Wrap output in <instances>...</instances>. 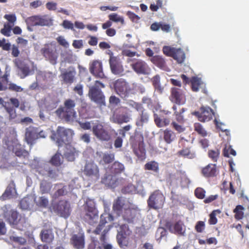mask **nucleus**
Returning <instances> with one entry per match:
<instances>
[{"label": "nucleus", "instance_id": "obj_1", "mask_svg": "<svg viewBox=\"0 0 249 249\" xmlns=\"http://www.w3.org/2000/svg\"><path fill=\"white\" fill-rule=\"evenodd\" d=\"M73 135V131L71 129L58 126L56 132H53L51 137V139L55 142L58 147L66 145L64 155L69 161H74L78 156L79 152L74 147L69 144Z\"/></svg>", "mask_w": 249, "mask_h": 249}, {"label": "nucleus", "instance_id": "obj_2", "mask_svg": "<svg viewBox=\"0 0 249 249\" xmlns=\"http://www.w3.org/2000/svg\"><path fill=\"white\" fill-rule=\"evenodd\" d=\"M129 142L134 154L139 160H144L146 157V150L143 134L135 129L134 133L130 137Z\"/></svg>", "mask_w": 249, "mask_h": 249}, {"label": "nucleus", "instance_id": "obj_3", "mask_svg": "<svg viewBox=\"0 0 249 249\" xmlns=\"http://www.w3.org/2000/svg\"><path fill=\"white\" fill-rule=\"evenodd\" d=\"M76 103L71 99H66L63 106H60L55 111L56 116L66 122H73L76 119L77 115L75 110Z\"/></svg>", "mask_w": 249, "mask_h": 249}, {"label": "nucleus", "instance_id": "obj_4", "mask_svg": "<svg viewBox=\"0 0 249 249\" xmlns=\"http://www.w3.org/2000/svg\"><path fill=\"white\" fill-rule=\"evenodd\" d=\"M131 106L139 112V116L136 120V125L137 126H142L147 124L150 119V114L139 103L133 101Z\"/></svg>", "mask_w": 249, "mask_h": 249}, {"label": "nucleus", "instance_id": "obj_5", "mask_svg": "<svg viewBox=\"0 0 249 249\" xmlns=\"http://www.w3.org/2000/svg\"><path fill=\"white\" fill-rule=\"evenodd\" d=\"M105 85L99 81H96L94 86L89 90V94L91 100L100 105H105V96L99 88H104Z\"/></svg>", "mask_w": 249, "mask_h": 249}, {"label": "nucleus", "instance_id": "obj_6", "mask_svg": "<svg viewBox=\"0 0 249 249\" xmlns=\"http://www.w3.org/2000/svg\"><path fill=\"white\" fill-rule=\"evenodd\" d=\"M113 87L115 92L122 98L128 97L132 90L129 83L123 78L115 81Z\"/></svg>", "mask_w": 249, "mask_h": 249}, {"label": "nucleus", "instance_id": "obj_7", "mask_svg": "<svg viewBox=\"0 0 249 249\" xmlns=\"http://www.w3.org/2000/svg\"><path fill=\"white\" fill-rule=\"evenodd\" d=\"M25 21L27 25V28L30 31H32L30 27L49 26L51 23V20L47 18L46 16L40 15L28 17Z\"/></svg>", "mask_w": 249, "mask_h": 249}, {"label": "nucleus", "instance_id": "obj_8", "mask_svg": "<svg viewBox=\"0 0 249 249\" xmlns=\"http://www.w3.org/2000/svg\"><path fill=\"white\" fill-rule=\"evenodd\" d=\"M93 134L96 138L102 142H108L111 139V135L102 123L95 124L92 127Z\"/></svg>", "mask_w": 249, "mask_h": 249}, {"label": "nucleus", "instance_id": "obj_9", "mask_svg": "<svg viewBox=\"0 0 249 249\" xmlns=\"http://www.w3.org/2000/svg\"><path fill=\"white\" fill-rule=\"evenodd\" d=\"M83 173L85 176L95 180H98L100 178L99 168L92 160L86 162Z\"/></svg>", "mask_w": 249, "mask_h": 249}, {"label": "nucleus", "instance_id": "obj_10", "mask_svg": "<svg viewBox=\"0 0 249 249\" xmlns=\"http://www.w3.org/2000/svg\"><path fill=\"white\" fill-rule=\"evenodd\" d=\"M132 63L130 66L132 70L138 74L148 75L151 69L148 64L142 59H130Z\"/></svg>", "mask_w": 249, "mask_h": 249}, {"label": "nucleus", "instance_id": "obj_11", "mask_svg": "<svg viewBox=\"0 0 249 249\" xmlns=\"http://www.w3.org/2000/svg\"><path fill=\"white\" fill-rule=\"evenodd\" d=\"M109 63L110 70L113 74L120 76L124 74V70L122 61L117 56H113L112 52L110 54Z\"/></svg>", "mask_w": 249, "mask_h": 249}, {"label": "nucleus", "instance_id": "obj_12", "mask_svg": "<svg viewBox=\"0 0 249 249\" xmlns=\"http://www.w3.org/2000/svg\"><path fill=\"white\" fill-rule=\"evenodd\" d=\"M194 114L197 117L199 121L205 122L213 118L214 112L210 107L203 106L200 108L199 111L195 112Z\"/></svg>", "mask_w": 249, "mask_h": 249}, {"label": "nucleus", "instance_id": "obj_13", "mask_svg": "<svg viewBox=\"0 0 249 249\" xmlns=\"http://www.w3.org/2000/svg\"><path fill=\"white\" fill-rule=\"evenodd\" d=\"M170 100L178 105H183L186 102V96L184 91L178 88H172L171 89Z\"/></svg>", "mask_w": 249, "mask_h": 249}, {"label": "nucleus", "instance_id": "obj_14", "mask_svg": "<svg viewBox=\"0 0 249 249\" xmlns=\"http://www.w3.org/2000/svg\"><path fill=\"white\" fill-rule=\"evenodd\" d=\"M3 211L4 217L10 224H17L19 220V216L17 211L10 209L8 205H5L3 208Z\"/></svg>", "mask_w": 249, "mask_h": 249}, {"label": "nucleus", "instance_id": "obj_15", "mask_svg": "<svg viewBox=\"0 0 249 249\" xmlns=\"http://www.w3.org/2000/svg\"><path fill=\"white\" fill-rule=\"evenodd\" d=\"M41 53L46 59L49 60L52 64H56L58 55L56 52L50 48L48 45H45L44 47L41 49Z\"/></svg>", "mask_w": 249, "mask_h": 249}, {"label": "nucleus", "instance_id": "obj_16", "mask_svg": "<svg viewBox=\"0 0 249 249\" xmlns=\"http://www.w3.org/2000/svg\"><path fill=\"white\" fill-rule=\"evenodd\" d=\"M90 73L96 78H104L105 77L103 70V65L101 61L94 60L89 67Z\"/></svg>", "mask_w": 249, "mask_h": 249}, {"label": "nucleus", "instance_id": "obj_17", "mask_svg": "<svg viewBox=\"0 0 249 249\" xmlns=\"http://www.w3.org/2000/svg\"><path fill=\"white\" fill-rule=\"evenodd\" d=\"M37 139V128L32 126L26 128L25 133V140L27 143L32 146Z\"/></svg>", "mask_w": 249, "mask_h": 249}, {"label": "nucleus", "instance_id": "obj_18", "mask_svg": "<svg viewBox=\"0 0 249 249\" xmlns=\"http://www.w3.org/2000/svg\"><path fill=\"white\" fill-rule=\"evenodd\" d=\"M123 194H138L143 196L145 192L143 187L141 184H138L136 186L130 183L124 186L122 189Z\"/></svg>", "mask_w": 249, "mask_h": 249}, {"label": "nucleus", "instance_id": "obj_19", "mask_svg": "<svg viewBox=\"0 0 249 249\" xmlns=\"http://www.w3.org/2000/svg\"><path fill=\"white\" fill-rule=\"evenodd\" d=\"M16 194L17 192L15 183L13 180H11L6 188L2 196H0V200L1 201H5L13 198L16 196Z\"/></svg>", "mask_w": 249, "mask_h": 249}, {"label": "nucleus", "instance_id": "obj_20", "mask_svg": "<svg viewBox=\"0 0 249 249\" xmlns=\"http://www.w3.org/2000/svg\"><path fill=\"white\" fill-rule=\"evenodd\" d=\"M110 120L112 122L118 124L127 123L130 120V116L127 112H121L114 113Z\"/></svg>", "mask_w": 249, "mask_h": 249}, {"label": "nucleus", "instance_id": "obj_21", "mask_svg": "<svg viewBox=\"0 0 249 249\" xmlns=\"http://www.w3.org/2000/svg\"><path fill=\"white\" fill-rule=\"evenodd\" d=\"M76 71L74 68H69L67 71L62 72L60 77L62 78L63 83L68 85H71L75 78Z\"/></svg>", "mask_w": 249, "mask_h": 249}, {"label": "nucleus", "instance_id": "obj_22", "mask_svg": "<svg viewBox=\"0 0 249 249\" xmlns=\"http://www.w3.org/2000/svg\"><path fill=\"white\" fill-rule=\"evenodd\" d=\"M102 218V217H101L102 220L100 221V224L96 227L95 230H94L93 233L96 234H99L101 233V235L100 240L104 241L106 240V234L108 232L110 228L112 227V226L109 225L103 229L105 224L107 222V221H106L105 222H103Z\"/></svg>", "mask_w": 249, "mask_h": 249}, {"label": "nucleus", "instance_id": "obj_23", "mask_svg": "<svg viewBox=\"0 0 249 249\" xmlns=\"http://www.w3.org/2000/svg\"><path fill=\"white\" fill-rule=\"evenodd\" d=\"M73 246L77 249H82L84 248V235L83 232H79L77 234H74L71 238Z\"/></svg>", "mask_w": 249, "mask_h": 249}, {"label": "nucleus", "instance_id": "obj_24", "mask_svg": "<svg viewBox=\"0 0 249 249\" xmlns=\"http://www.w3.org/2000/svg\"><path fill=\"white\" fill-rule=\"evenodd\" d=\"M217 173L215 164H209L201 170L202 174L206 178L216 176Z\"/></svg>", "mask_w": 249, "mask_h": 249}, {"label": "nucleus", "instance_id": "obj_25", "mask_svg": "<svg viewBox=\"0 0 249 249\" xmlns=\"http://www.w3.org/2000/svg\"><path fill=\"white\" fill-rule=\"evenodd\" d=\"M160 137L167 144H170L176 139L175 133L168 128H166L162 131Z\"/></svg>", "mask_w": 249, "mask_h": 249}, {"label": "nucleus", "instance_id": "obj_26", "mask_svg": "<svg viewBox=\"0 0 249 249\" xmlns=\"http://www.w3.org/2000/svg\"><path fill=\"white\" fill-rule=\"evenodd\" d=\"M164 200L163 194L159 190H156L150 196L147 202H162Z\"/></svg>", "mask_w": 249, "mask_h": 249}, {"label": "nucleus", "instance_id": "obj_27", "mask_svg": "<svg viewBox=\"0 0 249 249\" xmlns=\"http://www.w3.org/2000/svg\"><path fill=\"white\" fill-rule=\"evenodd\" d=\"M58 213L61 216L67 217L70 214V206L68 203H61L56 207Z\"/></svg>", "mask_w": 249, "mask_h": 249}, {"label": "nucleus", "instance_id": "obj_28", "mask_svg": "<svg viewBox=\"0 0 249 249\" xmlns=\"http://www.w3.org/2000/svg\"><path fill=\"white\" fill-rule=\"evenodd\" d=\"M12 151L18 157H23L25 158L29 155L28 152L24 149L22 145L19 143H15L13 145Z\"/></svg>", "mask_w": 249, "mask_h": 249}, {"label": "nucleus", "instance_id": "obj_29", "mask_svg": "<svg viewBox=\"0 0 249 249\" xmlns=\"http://www.w3.org/2000/svg\"><path fill=\"white\" fill-rule=\"evenodd\" d=\"M40 236L42 241L44 242L50 243L53 239V234L51 229L43 230Z\"/></svg>", "mask_w": 249, "mask_h": 249}, {"label": "nucleus", "instance_id": "obj_30", "mask_svg": "<svg viewBox=\"0 0 249 249\" xmlns=\"http://www.w3.org/2000/svg\"><path fill=\"white\" fill-rule=\"evenodd\" d=\"M117 239L118 244L121 247H126L129 243V238L127 234L121 231L118 232L117 235Z\"/></svg>", "mask_w": 249, "mask_h": 249}, {"label": "nucleus", "instance_id": "obj_31", "mask_svg": "<svg viewBox=\"0 0 249 249\" xmlns=\"http://www.w3.org/2000/svg\"><path fill=\"white\" fill-rule=\"evenodd\" d=\"M191 89L194 92H197L201 86L203 85L201 78L196 76H193L190 79Z\"/></svg>", "mask_w": 249, "mask_h": 249}, {"label": "nucleus", "instance_id": "obj_32", "mask_svg": "<svg viewBox=\"0 0 249 249\" xmlns=\"http://www.w3.org/2000/svg\"><path fill=\"white\" fill-rule=\"evenodd\" d=\"M150 60L155 65L160 69H164L166 67L165 61L161 56L158 55L153 56Z\"/></svg>", "mask_w": 249, "mask_h": 249}, {"label": "nucleus", "instance_id": "obj_33", "mask_svg": "<svg viewBox=\"0 0 249 249\" xmlns=\"http://www.w3.org/2000/svg\"><path fill=\"white\" fill-rule=\"evenodd\" d=\"M154 122L158 127L167 126L169 124L170 121L168 118L160 119L157 114H154Z\"/></svg>", "mask_w": 249, "mask_h": 249}, {"label": "nucleus", "instance_id": "obj_34", "mask_svg": "<svg viewBox=\"0 0 249 249\" xmlns=\"http://www.w3.org/2000/svg\"><path fill=\"white\" fill-rule=\"evenodd\" d=\"M173 58L176 60L178 63L181 64L183 63L185 60V54L181 49L176 48Z\"/></svg>", "mask_w": 249, "mask_h": 249}, {"label": "nucleus", "instance_id": "obj_35", "mask_svg": "<svg viewBox=\"0 0 249 249\" xmlns=\"http://www.w3.org/2000/svg\"><path fill=\"white\" fill-rule=\"evenodd\" d=\"M115 155L114 153H105L103 154L102 160L99 163L102 164H108L114 161Z\"/></svg>", "mask_w": 249, "mask_h": 249}, {"label": "nucleus", "instance_id": "obj_36", "mask_svg": "<svg viewBox=\"0 0 249 249\" xmlns=\"http://www.w3.org/2000/svg\"><path fill=\"white\" fill-rule=\"evenodd\" d=\"M167 228L172 232H177L179 234H182L183 233V225L180 222L176 223L173 227H172L169 223H167Z\"/></svg>", "mask_w": 249, "mask_h": 249}, {"label": "nucleus", "instance_id": "obj_37", "mask_svg": "<svg viewBox=\"0 0 249 249\" xmlns=\"http://www.w3.org/2000/svg\"><path fill=\"white\" fill-rule=\"evenodd\" d=\"M110 170L113 174H120L124 171V166L122 163L116 161L112 164Z\"/></svg>", "mask_w": 249, "mask_h": 249}, {"label": "nucleus", "instance_id": "obj_38", "mask_svg": "<svg viewBox=\"0 0 249 249\" xmlns=\"http://www.w3.org/2000/svg\"><path fill=\"white\" fill-rule=\"evenodd\" d=\"M179 156L187 158L189 159H194L196 157L195 152L191 151L190 148H183L178 152Z\"/></svg>", "mask_w": 249, "mask_h": 249}, {"label": "nucleus", "instance_id": "obj_39", "mask_svg": "<svg viewBox=\"0 0 249 249\" xmlns=\"http://www.w3.org/2000/svg\"><path fill=\"white\" fill-rule=\"evenodd\" d=\"M17 65L18 69H19L23 75L22 77H21V78H23L29 75L30 69L27 65L21 61L17 63Z\"/></svg>", "mask_w": 249, "mask_h": 249}, {"label": "nucleus", "instance_id": "obj_40", "mask_svg": "<svg viewBox=\"0 0 249 249\" xmlns=\"http://www.w3.org/2000/svg\"><path fill=\"white\" fill-rule=\"evenodd\" d=\"M152 84L156 90L161 93L163 90V87H161L160 83V77L159 75L154 76L152 79Z\"/></svg>", "mask_w": 249, "mask_h": 249}, {"label": "nucleus", "instance_id": "obj_41", "mask_svg": "<svg viewBox=\"0 0 249 249\" xmlns=\"http://www.w3.org/2000/svg\"><path fill=\"white\" fill-rule=\"evenodd\" d=\"M52 185L51 183L46 180H42L40 184V190L41 194H46L50 192Z\"/></svg>", "mask_w": 249, "mask_h": 249}, {"label": "nucleus", "instance_id": "obj_42", "mask_svg": "<svg viewBox=\"0 0 249 249\" xmlns=\"http://www.w3.org/2000/svg\"><path fill=\"white\" fill-rule=\"evenodd\" d=\"M62 157L60 153L57 152L53 155L50 160V162L53 165L59 166L62 163Z\"/></svg>", "mask_w": 249, "mask_h": 249}, {"label": "nucleus", "instance_id": "obj_43", "mask_svg": "<svg viewBox=\"0 0 249 249\" xmlns=\"http://www.w3.org/2000/svg\"><path fill=\"white\" fill-rule=\"evenodd\" d=\"M144 169L147 170H152L156 173L159 171V164L155 161H151L146 163L144 165Z\"/></svg>", "mask_w": 249, "mask_h": 249}, {"label": "nucleus", "instance_id": "obj_44", "mask_svg": "<svg viewBox=\"0 0 249 249\" xmlns=\"http://www.w3.org/2000/svg\"><path fill=\"white\" fill-rule=\"evenodd\" d=\"M194 130L203 137L207 135V131L200 123H196L194 124Z\"/></svg>", "mask_w": 249, "mask_h": 249}, {"label": "nucleus", "instance_id": "obj_45", "mask_svg": "<svg viewBox=\"0 0 249 249\" xmlns=\"http://www.w3.org/2000/svg\"><path fill=\"white\" fill-rule=\"evenodd\" d=\"M109 19L110 21L115 22H120L122 25L124 24V21L123 17L119 16L116 13H112L108 16Z\"/></svg>", "mask_w": 249, "mask_h": 249}, {"label": "nucleus", "instance_id": "obj_46", "mask_svg": "<svg viewBox=\"0 0 249 249\" xmlns=\"http://www.w3.org/2000/svg\"><path fill=\"white\" fill-rule=\"evenodd\" d=\"M220 155L219 149L210 150L208 151L209 157L214 162H216Z\"/></svg>", "mask_w": 249, "mask_h": 249}, {"label": "nucleus", "instance_id": "obj_47", "mask_svg": "<svg viewBox=\"0 0 249 249\" xmlns=\"http://www.w3.org/2000/svg\"><path fill=\"white\" fill-rule=\"evenodd\" d=\"M230 154L235 156L236 153V151L231 148V146L226 145L223 151V155L225 157H229Z\"/></svg>", "mask_w": 249, "mask_h": 249}, {"label": "nucleus", "instance_id": "obj_48", "mask_svg": "<svg viewBox=\"0 0 249 249\" xmlns=\"http://www.w3.org/2000/svg\"><path fill=\"white\" fill-rule=\"evenodd\" d=\"M67 192L65 186H63L62 188L57 190L53 195L52 197L53 199L58 198L60 196H65L67 194Z\"/></svg>", "mask_w": 249, "mask_h": 249}, {"label": "nucleus", "instance_id": "obj_49", "mask_svg": "<svg viewBox=\"0 0 249 249\" xmlns=\"http://www.w3.org/2000/svg\"><path fill=\"white\" fill-rule=\"evenodd\" d=\"M4 18L8 21L6 23L12 26H14L17 20V18L15 14H6L4 16Z\"/></svg>", "mask_w": 249, "mask_h": 249}, {"label": "nucleus", "instance_id": "obj_50", "mask_svg": "<svg viewBox=\"0 0 249 249\" xmlns=\"http://www.w3.org/2000/svg\"><path fill=\"white\" fill-rule=\"evenodd\" d=\"M244 208L241 205H238L234 210V212L235 213V217L237 219H240L242 218L243 215V211L244 210Z\"/></svg>", "mask_w": 249, "mask_h": 249}, {"label": "nucleus", "instance_id": "obj_51", "mask_svg": "<svg viewBox=\"0 0 249 249\" xmlns=\"http://www.w3.org/2000/svg\"><path fill=\"white\" fill-rule=\"evenodd\" d=\"M13 27V26L5 23L4 24V27L0 30V32L3 35L6 36H10L11 31Z\"/></svg>", "mask_w": 249, "mask_h": 249}, {"label": "nucleus", "instance_id": "obj_52", "mask_svg": "<svg viewBox=\"0 0 249 249\" xmlns=\"http://www.w3.org/2000/svg\"><path fill=\"white\" fill-rule=\"evenodd\" d=\"M176 48L174 47H171L170 46H164L163 47V53L164 54L167 56L173 57V56L175 53Z\"/></svg>", "mask_w": 249, "mask_h": 249}, {"label": "nucleus", "instance_id": "obj_53", "mask_svg": "<svg viewBox=\"0 0 249 249\" xmlns=\"http://www.w3.org/2000/svg\"><path fill=\"white\" fill-rule=\"evenodd\" d=\"M6 111L9 115V120H12L15 119L17 116L16 110L13 107H4Z\"/></svg>", "mask_w": 249, "mask_h": 249}, {"label": "nucleus", "instance_id": "obj_54", "mask_svg": "<svg viewBox=\"0 0 249 249\" xmlns=\"http://www.w3.org/2000/svg\"><path fill=\"white\" fill-rule=\"evenodd\" d=\"M171 126L174 130L179 133L184 132L185 130V127L183 125L179 124L176 122H172Z\"/></svg>", "mask_w": 249, "mask_h": 249}, {"label": "nucleus", "instance_id": "obj_55", "mask_svg": "<svg viewBox=\"0 0 249 249\" xmlns=\"http://www.w3.org/2000/svg\"><path fill=\"white\" fill-rule=\"evenodd\" d=\"M221 211L219 210L213 211L210 215V218L209 220V223L210 224L214 225L217 223V219L215 216L217 214H219Z\"/></svg>", "mask_w": 249, "mask_h": 249}, {"label": "nucleus", "instance_id": "obj_56", "mask_svg": "<svg viewBox=\"0 0 249 249\" xmlns=\"http://www.w3.org/2000/svg\"><path fill=\"white\" fill-rule=\"evenodd\" d=\"M205 191L202 188H197L195 191L196 196L199 199H203L205 196Z\"/></svg>", "mask_w": 249, "mask_h": 249}, {"label": "nucleus", "instance_id": "obj_57", "mask_svg": "<svg viewBox=\"0 0 249 249\" xmlns=\"http://www.w3.org/2000/svg\"><path fill=\"white\" fill-rule=\"evenodd\" d=\"M186 109L184 108H182L181 110L179 112H174V115L176 116L177 121L179 123H183L184 122V117L182 114L186 110Z\"/></svg>", "mask_w": 249, "mask_h": 249}, {"label": "nucleus", "instance_id": "obj_58", "mask_svg": "<svg viewBox=\"0 0 249 249\" xmlns=\"http://www.w3.org/2000/svg\"><path fill=\"white\" fill-rule=\"evenodd\" d=\"M61 26L65 29H70L72 31H74L73 24L69 20H63L61 24Z\"/></svg>", "mask_w": 249, "mask_h": 249}, {"label": "nucleus", "instance_id": "obj_59", "mask_svg": "<svg viewBox=\"0 0 249 249\" xmlns=\"http://www.w3.org/2000/svg\"><path fill=\"white\" fill-rule=\"evenodd\" d=\"M126 15L133 22H138L139 20L140 19V18L138 15L131 11L127 12Z\"/></svg>", "mask_w": 249, "mask_h": 249}, {"label": "nucleus", "instance_id": "obj_60", "mask_svg": "<svg viewBox=\"0 0 249 249\" xmlns=\"http://www.w3.org/2000/svg\"><path fill=\"white\" fill-rule=\"evenodd\" d=\"M132 126L130 124L126 125L124 126L122 128L118 130L120 135L122 136V137H125L126 132L130 130Z\"/></svg>", "mask_w": 249, "mask_h": 249}, {"label": "nucleus", "instance_id": "obj_61", "mask_svg": "<svg viewBox=\"0 0 249 249\" xmlns=\"http://www.w3.org/2000/svg\"><path fill=\"white\" fill-rule=\"evenodd\" d=\"M8 89L10 90L14 91L16 92H21L23 90V89L14 83H10L8 85Z\"/></svg>", "mask_w": 249, "mask_h": 249}, {"label": "nucleus", "instance_id": "obj_62", "mask_svg": "<svg viewBox=\"0 0 249 249\" xmlns=\"http://www.w3.org/2000/svg\"><path fill=\"white\" fill-rule=\"evenodd\" d=\"M125 137H122V136L117 137L114 141V145L116 148H120L122 146L123 139Z\"/></svg>", "mask_w": 249, "mask_h": 249}, {"label": "nucleus", "instance_id": "obj_63", "mask_svg": "<svg viewBox=\"0 0 249 249\" xmlns=\"http://www.w3.org/2000/svg\"><path fill=\"white\" fill-rule=\"evenodd\" d=\"M0 47L3 50L9 51L10 49L11 44L9 43H6V40L3 38L0 40Z\"/></svg>", "mask_w": 249, "mask_h": 249}, {"label": "nucleus", "instance_id": "obj_64", "mask_svg": "<svg viewBox=\"0 0 249 249\" xmlns=\"http://www.w3.org/2000/svg\"><path fill=\"white\" fill-rule=\"evenodd\" d=\"M56 40L58 43L61 46L64 47H68L69 46L68 42L66 40V39L62 36H58Z\"/></svg>", "mask_w": 249, "mask_h": 249}]
</instances>
